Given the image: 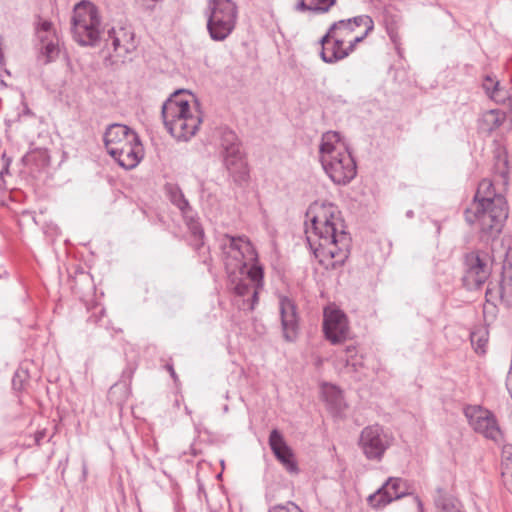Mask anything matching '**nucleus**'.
Listing matches in <instances>:
<instances>
[{
	"label": "nucleus",
	"mask_w": 512,
	"mask_h": 512,
	"mask_svg": "<svg viewBox=\"0 0 512 512\" xmlns=\"http://www.w3.org/2000/svg\"><path fill=\"white\" fill-rule=\"evenodd\" d=\"M307 215H312L310 221L314 234L319 238V245L310 247L319 263L326 269L341 267L349 257L351 237L345 231L340 211L332 203H315L310 206Z\"/></svg>",
	"instance_id": "obj_1"
},
{
	"label": "nucleus",
	"mask_w": 512,
	"mask_h": 512,
	"mask_svg": "<svg viewBox=\"0 0 512 512\" xmlns=\"http://www.w3.org/2000/svg\"><path fill=\"white\" fill-rule=\"evenodd\" d=\"M464 215L470 225H478L483 236L494 237L501 232L508 217L507 203L502 195L495 193L489 180H483Z\"/></svg>",
	"instance_id": "obj_2"
},
{
	"label": "nucleus",
	"mask_w": 512,
	"mask_h": 512,
	"mask_svg": "<svg viewBox=\"0 0 512 512\" xmlns=\"http://www.w3.org/2000/svg\"><path fill=\"white\" fill-rule=\"evenodd\" d=\"M339 141L337 132H327L319 147L322 167L330 179L337 185L350 183L357 174L356 162L344 147L334 144Z\"/></svg>",
	"instance_id": "obj_3"
},
{
	"label": "nucleus",
	"mask_w": 512,
	"mask_h": 512,
	"mask_svg": "<svg viewBox=\"0 0 512 512\" xmlns=\"http://www.w3.org/2000/svg\"><path fill=\"white\" fill-rule=\"evenodd\" d=\"M161 114L165 128L179 140L195 135L202 121L198 115L191 114L189 101L180 98L178 93L164 102Z\"/></svg>",
	"instance_id": "obj_4"
},
{
	"label": "nucleus",
	"mask_w": 512,
	"mask_h": 512,
	"mask_svg": "<svg viewBox=\"0 0 512 512\" xmlns=\"http://www.w3.org/2000/svg\"><path fill=\"white\" fill-rule=\"evenodd\" d=\"M205 16L210 38L221 42L227 39L236 27L238 7L232 0H208Z\"/></svg>",
	"instance_id": "obj_5"
},
{
	"label": "nucleus",
	"mask_w": 512,
	"mask_h": 512,
	"mask_svg": "<svg viewBox=\"0 0 512 512\" xmlns=\"http://www.w3.org/2000/svg\"><path fill=\"white\" fill-rule=\"evenodd\" d=\"M100 17L97 7L89 1L77 3L71 19L74 40L81 46H95L100 38Z\"/></svg>",
	"instance_id": "obj_6"
},
{
	"label": "nucleus",
	"mask_w": 512,
	"mask_h": 512,
	"mask_svg": "<svg viewBox=\"0 0 512 512\" xmlns=\"http://www.w3.org/2000/svg\"><path fill=\"white\" fill-rule=\"evenodd\" d=\"M223 261L230 276L244 275L247 266L258 259V255L246 237L225 235L220 243Z\"/></svg>",
	"instance_id": "obj_7"
},
{
	"label": "nucleus",
	"mask_w": 512,
	"mask_h": 512,
	"mask_svg": "<svg viewBox=\"0 0 512 512\" xmlns=\"http://www.w3.org/2000/svg\"><path fill=\"white\" fill-rule=\"evenodd\" d=\"M220 148L223 164L234 183L240 186L246 183L249 179L248 166L241 150V142L234 131L228 128L221 130Z\"/></svg>",
	"instance_id": "obj_8"
},
{
	"label": "nucleus",
	"mask_w": 512,
	"mask_h": 512,
	"mask_svg": "<svg viewBox=\"0 0 512 512\" xmlns=\"http://www.w3.org/2000/svg\"><path fill=\"white\" fill-rule=\"evenodd\" d=\"M502 246L505 247L503 243H500L499 251L493 246L492 255L482 250L471 251L465 255L463 282L468 289H479L488 280L497 254H499V259L502 258V254L505 256Z\"/></svg>",
	"instance_id": "obj_9"
},
{
	"label": "nucleus",
	"mask_w": 512,
	"mask_h": 512,
	"mask_svg": "<svg viewBox=\"0 0 512 512\" xmlns=\"http://www.w3.org/2000/svg\"><path fill=\"white\" fill-rule=\"evenodd\" d=\"M390 445L389 436L379 425L367 426L360 434L359 446L369 460L380 461Z\"/></svg>",
	"instance_id": "obj_10"
},
{
	"label": "nucleus",
	"mask_w": 512,
	"mask_h": 512,
	"mask_svg": "<svg viewBox=\"0 0 512 512\" xmlns=\"http://www.w3.org/2000/svg\"><path fill=\"white\" fill-rule=\"evenodd\" d=\"M409 494L407 481L389 477L376 492L368 496L367 502L372 508L378 510Z\"/></svg>",
	"instance_id": "obj_11"
},
{
	"label": "nucleus",
	"mask_w": 512,
	"mask_h": 512,
	"mask_svg": "<svg viewBox=\"0 0 512 512\" xmlns=\"http://www.w3.org/2000/svg\"><path fill=\"white\" fill-rule=\"evenodd\" d=\"M464 415L476 432L494 440L499 436L500 430L494 415L489 410L478 405H467L464 408Z\"/></svg>",
	"instance_id": "obj_12"
},
{
	"label": "nucleus",
	"mask_w": 512,
	"mask_h": 512,
	"mask_svg": "<svg viewBox=\"0 0 512 512\" xmlns=\"http://www.w3.org/2000/svg\"><path fill=\"white\" fill-rule=\"evenodd\" d=\"M361 26L366 30V34H370L374 30V21L369 15H358L352 18L335 21L320 38L319 44L330 43L334 34H337L345 40L346 37Z\"/></svg>",
	"instance_id": "obj_13"
},
{
	"label": "nucleus",
	"mask_w": 512,
	"mask_h": 512,
	"mask_svg": "<svg viewBox=\"0 0 512 512\" xmlns=\"http://www.w3.org/2000/svg\"><path fill=\"white\" fill-rule=\"evenodd\" d=\"M505 257L502 260L501 280L493 288H487L486 296L492 298L495 294L506 308H512V247H503Z\"/></svg>",
	"instance_id": "obj_14"
},
{
	"label": "nucleus",
	"mask_w": 512,
	"mask_h": 512,
	"mask_svg": "<svg viewBox=\"0 0 512 512\" xmlns=\"http://www.w3.org/2000/svg\"><path fill=\"white\" fill-rule=\"evenodd\" d=\"M279 309L283 337L287 342H293L296 340L299 331L297 306L293 300L282 296L279 300Z\"/></svg>",
	"instance_id": "obj_15"
},
{
	"label": "nucleus",
	"mask_w": 512,
	"mask_h": 512,
	"mask_svg": "<svg viewBox=\"0 0 512 512\" xmlns=\"http://www.w3.org/2000/svg\"><path fill=\"white\" fill-rule=\"evenodd\" d=\"M323 331L332 344H338L346 339L348 325L346 315L340 310H332L324 314Z\"/></svg>",
	"instance_id": "obj_16"
},
{
	"label": "nucleus",
	"mask_w": 512,
	"mask_h": 512,
	"mask_svg": "<svg viewBox=\"0 0 512 512\" xmlns=\"http://www.w3.org/2000/svg\"><path fill=\"white\" fill-rule=\"evenodd\" d=\"M138 137V134L130 127L124 124L113 123L106 128L103 141L105 148L110 155V151H112V149L121 148V146L131 142L135 143L138 141Z\"/></svg>",
	"instance_id": "obj_17"
},
{
	"label": "nucleus",
	"mask_w": 512,
	"mask_h": 512,
	"mask_svg": "<svg viewBox=\"0 0 512 512\" xmlns=\"http://www.w3.org/2000/svg\"><path fill=\"white\" fill-rule=\"evenodd\" d=\"M144 155V149L138 137V141L131 142L121 146V148H114L110 151V156L123 168L130 170L135 168Z\"/></svg>",
	"instance_id": "obj_18"
},
{
	"label": "nucleus",
	"mask_w": 512,
	"mask_h": 512,
	"mask_svg": "<svg viewBox=\"0 0 512 512\" xmlns=\"http://www.w3.org/2000/svg\"><path fill=\"white\" fill-rule=\"evenodd\" d=\"M107 46L111 45L118 56H125L137 47L135 35L131 28H112L108 31Z\"/></svg>",
	"instance_id": "obj_19"
},
{
	"label": "nucleus",
	"mask_w": 512,
	"mask_h": 512,
	"mask_svg": "<svg viewBox=\"0 0 512 512\" xmlns=\"http://www.w3.org/2000/svg\"><path fill=\"white\" fill-rule=\"evenodd\" d=\"M269 446L276 459L283 464L287 471L291 473L298 471L297 464L293 459V452L278 429H273L270 432Z\"/></svg>",
	"instance_id": "obj_20"
},
{
	"label": "nucleus",
	"mask_w": 512,
	"mask_h": 512,
	"mask_svg": "<svg viewBox=\"0 0 512 512\" xmlns=\"http://www.w3.org/2000/svg\"><path fill=\"white\" fill-rule=\"evenodd\" d=\"M344 42L345 40L342 37L334 34L330 43L319 44L321 46L319 53L321 60L327 64H335L345 59L347 51L343 47Z\"/></svg>",
	"instance_id": "obj_21"
},
{
	"label": "nucleus",
	"mask_w": 512,
	"mask_h": 512,
	"mask_svg": "<svg viewBox=\"0 0 512 512\" xmlns=\"http://www.w3.org/2000/svg\"><path fill=\"white\" fill-rule=\"evenodd\" d=\"M323 396L330 413L341 418L347 407L342 391L334 385L326 384L323 386Z\"/></svg>",
	"instance_id": "obj_22"
},
{
	"label": "nucleus",
	"mask_w": 512,
	"mask_h": 512,
	"mask_svg": "<svg viewBox=\"0 0 512 512\" xmlns=\"http://www.w3.org/2000/svg\"><path fill=\"white\" fill-rule=\"evenodd\" d=\"M188 230L193 237V246L196 250H200L204 246V230L199 222L197 214L192 210L186 215H182Z\"/></svg>",
	"instance_id": "obj_23"
},
{
	"label": "nucleus",
	"mask_w": 512,
	"mask_h": 512,
	"mask_svg": "<svg viewBox=\"0 0 512 512\" xmlns=\"http://www.w3.org/2000/svg\"><path fill=\"white\" fill-rule=\"evenodd\" d=\"M165 190L171 203L181 211L182 215H186L193 210L178 185L168 183L165 185Z\"/></svg>",
	"instance_id": "obj_24"
},
{
	"label": "nucleus",
	"mask_w": 512,
	"mask_h": 512,
	"mask_svg": "<svg viewBox=\"0 0 512 512\" xmlns=\"http://www.w3.org/2000/svg\"><path fill=\"white\" fill-rule=\"evenodd\" d=\"M505 120V113L499 109H491L482 114V128L487 131H493L502 125Z\"/></svg>",
	"instance_id": "obj_25"
},
{
	"label": "nucleus",
	"mask_w": 512,
	"mask_h": 512,
	"mask_svg": "<svg viewBox=\"0 0 512 512\" xmlns=\"http://www.w3.org/2000/svg\"><path fill=\"white\" fill-rule=\"evenodd\" d=\"M437 492L439 495L435 498V505L438 512H461L456 499L446 495L441 488Z\"/></svg>",
	"instance_id": "obj_26"
},
{
	"label": "nucleus",
	"mask_w": 512,
	"mask_h": 512,
	"mask_svg": "<svg viewBox=\"0 0 512 512\" xmlns=\"http://www.w3.org/2000/svg\"><path fill=\"white\" fill-rule=\"evenodd\" d=\"M42 46L40 48V59L43 60V64H49L53 62L59 54L58 45L55 43L54 38H49L44 43H41Z\"/></svg>",
	"instance_id": "obj_27"
},
{
	"label": "nucleus",
	"mask_w": 512,
	"mask_h": 512,
	"mask_svg": "<svg viewBox=\"0 0 512 512\" xmlns=\"http://www.w3.org/2000/svg\"><path fill=\"white\" fill-rule=\"evenodd\" d=\"M257 286H253L251 287L249 283L245 282V281H240L238 282L236 285H235V292L237 295L239 296H246L248 295L250 292H252V296H251V304H250V310H253L255 305L258 303V291H257Z\"/></svg>",
	"instance_id": "obj_28"
},
{
	"label": "nucleus",
	"mask_w": 512,
	"mask_h": 512,
	"mask_svg": "<svg viewBox=\"0 0 512 512\" xmlns=\"http://www.w3.org/2000/svg\"><path fill=\"white\" fill-rule=\"evenodd\" d=\"M471 343L475 348L476 353L484 354L486 352V345L488 342V333L484 329L474 331L470 335Z\"/></svg>",
	"instance_id": "obj_29"
},
{
	"label": "nucleus",
	"mask_w": 512,
	"mask_h": 512,
	"mask_svg": "<svg viewBox=\"0 0 512 512\" xmlns=\"http://www.w3.org/2000/svg\"><path fill=\"white\" fill-rule=\"evenodd\" d=\"M36 34L41 43H44L49 38H55V34L53 31V24L49 20H42L36 24Z\"/></svg>",
	"instance_id": "obj_30"
},
{
	"label": "nucleus",
	"mask_w": 512,
	"mask_h": 512,
	"mask_svg": "<svg viewBox=\"0 0 512 512\" xmlns=\"http://www.w3.org/2000/svg\"><path fill=\"white\" fill-rule=\"evenodd\" d=\"M244 275H247L255 286H262L264 272L263 268L257 263V260L247 266Z\"/></svg>",
	"instance_id": "obj_31"
},
{
	"label": "nucleus",
	"mask_w": 512,
	"mask_h": 512,
	"mask_svg": "<svg viewBox=\"0 0 512 512\" xmlns=\"http://www.w3.org/2000/svg\"><path fill=\"white\" fill-rule=\"evenodd\" d=\"M22 109L17 112L16 116L14 118L6 119V125L8 127H12L13 125L17 123H21L23 121H26L28 119H34L35 113L28 107L26 102L21 103Z\"/></svg>",
	"instance_id": "obj_32"
},
{
	"label": "nucleus",
	"mask_w": 512,
	"mask_h": 512,
	"mask_svg": "<svg viewBox=\"0 0 512 512\" xmlns=\"http://www.w3.org/2000/svg\"><path fill=\"white\" fill-rule=\"evenodd\" d=\"M295 9L301 12L311 11L316 14H323L328 12V7H323V5H312V3L307 4L305 0H300L297 3Z\"/></svg>",
	"instance_id": "obj_33"
},
{
	"label": "nucleus",
	"mask_w": 512,
	"mask_h": 512,
	"mask_svg": "<svg viewBox=\"0 0 512 512\" xmlns=\"http://www.w3.org/2000/svg\"><path fill=\"white\" fill-rule=\"evenodd\" d=\"M512 470V446H505L502 451L501 471Z\"/></svg>",
	"instance_id": "obj_34"
},
{
	"label": "nucleus",
	"mask_w": 512,
	"mask_h": 512,
	"mask_svg": "<svg viewBox=\"0 0 512 512\" xmlns=\"http://www.w3.org/2000/svg\"><path fill=\"white\" fill-rule=\"evenodd\" d=\"M27 379V372L24 370H19L15 373L12 378V386L14 390H22L24 386V382Z\"/></svg>",
	"instance_id": "obj_35"
},
{
	"label": "nucleus",
	"mask_w": 512,
	"mask_h": 512,
	"mask_svg": "<svg viewBox=\"0 0 512 512\" xmlns=\"http://www.w3.org/2000/svg\"><path fill=\"white\" fill-rule=\"evenodd\" d=\"M508 161L505 156L498 155L497 157V163H496V170L497 173L502 177L506 178L508 174Z\"/></svg>",
	"instance_id": "obj_36"
},
{
	"label": "nucleus",
	"mask_w": 512,
	"mask_h": 512,
	"mask_svg": "<svg viewBox=\"0 0 512 512\" xmlns=\"http://www.w3.org/2000/svg\"><path fill=\"white\" fill-rule=\"evenodd\" d=\"M499 87H500V83L498 80H496L490 76L485 77V79L483 81V88L488 96L491 94L492 91L497 90Z\"/></svg>",
	"instance_id": "obj_37"
},
{
	"label": "nucleus",
	"mask_w": 512,
	"mask_h": 512,
	"mask_svg": "<svg viewBox=\"0 0 512 512\" xmlns=\"http://www.w3.org/2000/svg\"><path fill=\"white\" fill-rule=\"evenodd\" d=\"M368 35L369 34H366V30H364V32L361 35L355 37L353 40L349 42L348 46L345 48V50L347 51V57L355 50L357 44L363 42Z\"/></svg>",
	"instance_id": "obj_38"
},
{
	"label": "nucleus",
	"mask_w": 512,
	"mask_h": 512,
	"mask_svg": "<svg viewBox=\"0 0 512 512\" xmlns=\"http://www.w3.org/2000/svg\"><path fill=\"white\" fill-rule=\"evenodd\" d=\"M501 476L504 485L507 487L509 492L512 494V470L501 471Z\"/></svg>",
	"instance_id": "obj_39"
},
{
	"label": "nucleus",
	"mask_w": 512,
	"mask_h": 512,
	"mask_svg": "<svg viewBox=\"0 0 512 512\" xmlns=\"http://www.w3.org/2000/svg\"><path fill=\"white\" fill-rule=\"evenodd\" d=\"M163 0H136L145 10L153 11L156 7V4L162 2Z\"/></svg>",
	"instance_id": "obj_40"
},
{
	"label": "nucleus",
	"mask_w": 512,
	"mask_h": 512,
	"mask_svg": "<svg viewBox=\"0 0 512 512\" xmlns=\"http://www.w3.org/2000/svg\"><path fill=\"white\" fill-rule=\"evenodd\" d=\"M268 512H290V510L284 505H276L271 507Z\"/></svg>",
	"instance_id": "obj_41"
},
{
	"label": "nucleus",
	"mask_w": 512,
	"mask_h": 512,
	"mask_svg": "<svg viewBox=\"0 0 512 512\" xmlns=\"http://www.w3.org/2000/svg\"><path fill=\"white\" fill-rule=\"evenodd\" d=\"M45 436H46V430H41V431L36 432V434H35L36 444L40 445L41 441L45 438Z\"/></svg>",
	"instance_id": "obj_42"
},
{
	"label": "nucleus",
	"mask_w": 512,
	"mask_h": 512,
	"mask_svg": "<svg viewBox=\"0 0 512 512\" xmlns=\"http://www.w3.org/2000/svg\"><path fill=\"white\" fill-rule=\"evenodd\" d=\"M9 164H10V160L9 159L5 160V163H4L3 167H2V169L0 170V177L1 178H3V176L5 174H8V172H9Z\"/></svg>",
	"instance_id": "obj_43"
},
{
	"label": "nucleus",
	"mask_w": 512,
	"mask_h": 512,
	"mask_svg": "<svg viewBox=\"0 0 512 512\" xmlns=\"http://www.w3.org/2000/svg\"><path fill=\"white\" fill-rule=\"evenodd\" d=\"M166 368H167V370L170 372L171 377H172L174 380H176V379H177V375H176V373H175V371H174L173 366H172L171 364H167V365H166Z\"/></svg>",
	"instance_id": "obj_44"
},
{
	"label": "nucleus",
	"mask_w": 512,
	"mask_h": 512,
	"mask_svg": "<svg viewBox=\"0 0 512 512\" xmlns=\"http://www.w3.org/2000/svg\"><path fill=\"white\" fill-rule=\"evenodd\" d=\"M2 40H3V36L0 35V46H2ZM3 63H4V54L2 51V47H0V64H3Z\"/></svg>",
	"instance_id": "obj_45"
},
{
	"label": "nucleus",
	"mask_w": 512,
	"mask_h": 512,
	"mask_svg": "<svg viewBox=\"0 0 512 512\" xmlns=\"http://www.w3.org/2000/svg\"><path fill=\"white\" fill-rule=\"evenodd\" d=\"M329 0H313L312 5H326Z\"/></svg>",
	"instance_id": "obj_46"
},
{
	"label": "nucleus",
	"mask_w": 512,
	"mask_h": 512,
	"mask_svg": "<svg viewBox=\"0 0 512 512\" xmlns=\"http://www.w3.org/2000/svg\"><path fill=\"white\" fill-rule=\"evenodd\" d=\"M415 501L417 502V506L419 508V512H423V504L419 497H415Z\"/></svg>",
	"instance_id": "obj_47"
},
{
	"label": "nucleus",
	"mask_w": 512,
	"mask_h": 512,
	"mask_svg": "<svg viewBox=\"0 0 512 512\" xmlns=\"http://www.w3.org/2000/svg\"><path fill=\"white\" fill-rule=\"evenodd\" d=\"M346 353L350 356H352L353 353H355V347L354 346H348L346 348Z\"/></svg>",
	"instance_id": "obj_48"
},
{
	"label": "nucleus",
	"mask_w": 512,
	"mask_h": 512,
	"mask_svg": "<svg viewBox=\"0 0 512 512\" xmlns=\"http://www.w3.org/2000/svg\"><path fill=\"white\" fill-rule=\"evenodd\" d=\"M336 1L337 0H329V2L326 5H323V7H328V11H329L330 8L336 4Z\"/></svg>",
	"instance_id": "obj_49"
},
{
	"label": "nucleus",
	"mask_w": 512,
	"mask_h": 512,
	"mask_svg": "<svg viewBox=\"0 0 512 512\" xmlns=\"http://www.w3.org/2000/svg\"><path fill=\"white\" fill-rule=\"evenodd\" d=\"M506 65H507V69L509 71H511L512 70V57L507 61Z\"/></svg>",
	"instance_id": "obj_50"
},
{
	"label": "nucleus",
	"mask_w": 512,
	"mask_h": 512,
	"mask_svg": "<svg viewBox=\"0 0 512 512\" xmlns=\"http://www.w3.org/2000/svg\"><path fill=\"white\" fill-rule=\"evenodd\" d=\"M406 216H407L408 218H412V217L414 216V212H413L412 210H408V211L406 212Z\"/></svg>",
	"instance_id": "obj_51"
},
{
	"label": "nucleus",
	"mask_w": 512,
	"mask_h": 512,
	"mask_svg": "<svg viewBox=\"0 0 512 512\" xmlns=\"http://www.w3.org/2000/svg\"><path fill=\"white\" fill-rule=\"evenodd\" d=\"M292 506H293V508L295 509V511H296V512H302V511H301V510H300L296 505H294L293 503H292Z\"/></svg>",
	"instance_id": "obj_52"
},
{
	"label": "nucleus",
	"mask_w": 512,
	"mask_h": 512,
	"mask_svg": "<svg viewBox=\"0 0 512 512\" xmlns=\"http://www.w3.org/2000/svg\"><path fill=\"white\" fill-rule=\"evenodd\" d=\"M228 410H229L228 405H224V407H223V411L226 413V412H228Z\"/></svg>",
	"instance_id": "obj_53"
}]
</instances>
